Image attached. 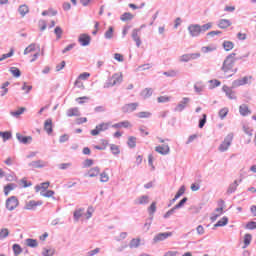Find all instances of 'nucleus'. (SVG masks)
<instances>
[{"label": "nucleus", "instance_id": "nucleus-11", "mask_svg": "<svg viewBox=\"0 0 256 256\" xmlns=\"http://www.w3.org/2000/svg\"><path fill=\"white\" fill-rule=\"evenodd\" d=\"M137 107H139L138 102L128 103L122 106V113H133V111H137Z\"/></svg>", "mask_w": 256, "mask_h": 256}, {"label": "nucleus", "instance_id": "nucleus-9", "mask_svg": "<svg viewBox=\"0 0 256 256\" xmlns=\"http://www.w3.org/2000/svg\"><path fill=\"white\" fill-rule=\"evenodd\" d=\"M189 103H191V98L188 97H184L179 104L174 108V111L181 113L182 111H185V109L187 108V105H189Z\"/></svg>", "mask_w": 256, "mask_h": 256}, {"label": "nucleus", "instance_id": "nucleus-44", "mask_svg": "<svg viewBox=\"0 0 256 256\" xmlns=\"http://www.w3.org/2000/svg\"><path fill=\"white\" fill-rule=\"evenodd\" d=\"M156 211H157V202H152V204L148 208V213L151 217H153Z\"/></svg>", "mask_w": 256, "mask_h": 256}, {"label": "nucleus", "instance_id": "nucleus-49", "mask_svg": "<svg viewBox=\"0 0 256 256\" xmlns=\"http://www.w3.org/2000/svg\"><path fill=\"white\" fill-rule=\"evenodd\" d=\"M110 151L112 152V155H119V153H121L119 146L115 144H110Z\"/></svg>", "mask_w": 256, "mask_h": 256}, {"label": "nucleus", "instance_id": "nucleus-24", "mask_svg": "<svg viewBox=\"0 0 256 256\" xmlns=\"http://www.w3.org/2000/svg\"><path fill=\"white\" fill-rule=\"evenodd\" d=\"M239 113L242 117H247V115H251V110H249V107L246 104H242L239 107Z\"/></svg>", "mask_w": 256, "mask_h": 256}, {"label": "nucleus", "instance_id": "nucleus-48", "mask_svg": "<svg viewBox=\"0 0 256 256\" xmlns=\"http://www.w3.org/2000/svg\"><path fill=\"white\" fill-rule=\"evenodd\" d=\"M113 33H114V29L112 26H110L108 30L104 33L105 39H113Z\"/></svg>", "mask_w": 256, "mask_h": 256}, {"label": "nucleus", "instance_id": "nucleus-19", "mask_svg": "<svg viewBox=\"0 0 256 256\" xmlns=\"http://www.w3.org/2000/svg\"><path fill=\"white\" fill-rule=\"evenodd\" d=\"M155 151L157 153H160V155H169L170 148H169V145L164 144V145H161V146H157L155 148Z\"/></svg>", "mask_w": 256, "mask_h": 256}, {"label": "nucleus", "instance_id": "nucleus-39", "mask_svg": "<svg viewBox=\"0 0 256 256\" xmlns=\"http://www.w3.org/2000/svg\"><path fill=\"white\" fill-rule=\"evenodd\" d=\"M35 49H37V44L31 43L28 47L25 48L24 55H29V53H33Z\"/></svg>", "mask_w": 256, "mask_h": 256}, {"label": "nucleus", "instance_id": "nucleus-45", "mask_svg": "<svg viewBox=\"0 0 256 256\" xmlns=\"http://www.w3.org/2000/svg\"><path fill=\"white\" fill-rule=\"evenodd\" d=\"M233 47H235V44H233V42H231V41L223 42V48L225 49V51H231V49H233Z\"/></svg>", "mask_w": 256, "mask_h": 256}, {"label": "nucleus", "instance_id": "nucleus-47", "mask_svg": "<svg viewBox=\"0 0 256 256\" xmlns=\"http://www.w3.org/2000/svg\"><path fill=\"white\" fill-rule=\"evenodd\" d=\"M228 113H229V108L225 107V108L220 109L218 115H219L220 119H225L227 117Z\"/></svg>", "mask_w": 256, "mask_h": 256}, {"label": "nucleus", "instance_id": "nucleus-14", "mask_svg": "<svg viewBox=\"0 0 256 256\" xmlns=\"http://www.w3.org/2000/svg\"><path fill=\"white\" fill-rule=\"evenodd\" d=\"M249 79H252L251 76H245L242 79L234 80L232 83L233 87H241L243 85H249Z\"/></svg>", "mask_w": 256, "mask_h": 256}, {"label": "nucleus", "instance_id": "nucleus-55", "mask_svg": "<svg viewBox=\"0 0 256 256\" xmlns=\"http://www.w3.org/2000/svg\"><path fill=\"white\" fill-rule=\"evenodd\" d=\"M40 195L42 197H53L55 195V191H53V190H47L46 192L41 191Z\"/></svg>", "mask_w": 256, "mask_h": 256}, {"label": "nucleus", "instance_id": "nucleus-51", "mask_svg": "<svg viewBox=\"0 0 256 256\" xmlns=\"http://www.w3.org/2000/svg\"><path fill=\"white\" fill-rule=\"evenodd\" d=\"M12 249L14 251V255H21V253L23 252V249L19 244H13Z\"/></svg>", "mask_w": 256, "mask_h": 256}, {"label": "nucleus", "instance_id": "nucleus-1", "mask_svg": "<svg viewBox=\"0 0 256 256\" xmlns=\"http://www.w3.org/2000/svg\"><path fill=\"white\" fill-rule=\"evenodd\" d=\"M235 55H237V54L231 53L230 55H228L226 57V59L224 60L223 65L221 67V71H223V73H225V75H227V73H230L226 76L227 78L233 77V74L237 73V69H235L233 71V67L235 66V61H237V59H235Z\"/></svg>", "mask_w": 256, "mask_h": 256}, {"label": "nucleus", "instance_id": "nucleus-57", "mask_svg": "<svg viewBox=\"0 0 256 256\" xmlns=\"http://www.w3.org/2000/svg\"><path fill=\"white\" fill-rule=\"evenodd\" d=\"M188 201V198L187 197H184L182 200H180V202L178 204H176L174 206V208L177 210V209H181V207H183V205H185Z\"/></svg>", "mask_w": 256, "mask_h": 256}, {"label": "nucleus", "instance_id": "nucleus-58", "mask_svg": "<svg viewBox=\"0 0 256 256\" xmlns=\"http://www.w3.org/2000/svg\"><path fill=\"white\" fill-rule=\"evenodd\" d=\"M245 229H249L250 231H253L256 229V222L250 221L246 224Z\"/></svg>", "mask_w": 256, "mask_h": 256}, {"label": "nucleus", "instance_id": "nucleus-20", "mask_svg": "<svg viewBox=\"0 0 256 256\" xmlns=\"http://www.w3.org/2000/svg\"><path fill=\"white\" fill-rule=\"evenodd\" d=\"M44 131H46L48 135H51L53 133V120L47 119L44 122Z\"/></svg>", "mask_w": 256, "mask_h": 256}, {"label": "nucleus", "instance_id": "nucleus-54", "mask_svg": "<svg viewBox=\"0 0 256 256\" xmlns=\"http://www.w3.org/2000/svg\"><path fill=\"white\" fill-rule=\"evenodd\" d=\"M7 237H9V229L2 228L0 230V239H7Z\"/></svg>", "mask_w": 256, "mask_h": 256}, {"label": "nucleus", "instance_id": "nucleus-21", "mask_svg": "<svg viewBox=\"0 0 256 256\" xmlns=\"http://www.w3.org/2000/svg\"><path fill=\"white\" fill-rule=\"evenodd\" d=\"M232 23L229 19H220L217 23V26L219 29H227L228 27H231Z\"/></svg>", "mask_w": 256, "mask_h": 256}, {"label": "nucleus", "instance_id": "nucleus-6", "mask_svg": "<svg viewBox=\"0 0 256 256\" xmlns=\"http://www.w3.org/2000/svg\"><path fill=\"white\" fill-rule=\"evenodd\" d=\"M201 57V53H190V54H184L179 57L180 63H189V61H194L195 59H199Z\"/></svg>", "mask_w": 256, "mask_h": 256}, {"label": "nucleus", "instance_id": "nucleus-7", "mask_svg": "<svg viewBox=\"0 0 256 256\" xmlns=\"http://www.w3.org/2000/svg\"><path fill=\"white\" fill-rule=\"evenodd\" d=\"M169 237H173V232H160L154 236L153 243H161V241H165Z\"/></svg>", "mask_w": 256, "mask_h": 256}, {"label": "nucleus", "instance_id": "nucleus-8", "mask_svg": "<svg viewBox=\"0 0 256 256\" xmlns=\"http://www.w3.org/2000/svg\"><path fill=\"white\" fill-rule=\"evenodd\" d=\"M41 205H43V201L41 200H38V201L30 200L26 202L24 209L26 211H36L37 207H41Z\"/></svg>", "mask_w": 256, "mask_h": 256}, {"label": "nucleus", "instance_id": "nucleus-26", "mask_svg": "<svg viewBox=\"0 0 256 256\" xmlns=\"http://www.w3.org/2000/svg\"><path fill=\"white\" fill-rule=\"evenodd\" d=\"M131 126V123L129 121H122V122H118L116 124L112 125L113 129H121V127H123L124 129H128V127Z\"/></svg>", "mask_w": 256, "mask_h": 256}, {"label": "nucleus", "instance_id": "nucleus-22", "mask_svg": "<svg viewBox=\"0 0 256 256\" xmlns=\"http://www.w3.org/2000/svg\"><path fill=\"white\" fill-rule=\"evenodd\" d=\"M194 91L198 95H201L205 91V85L203 82L199 81L194 84Z\"/></svg>", "mask_w": 256, "mask_h": 256}, {"label": "nucleus", "instance_id": "nucleus-13", "mask_svg": "<svg viewBox=\"0 0 256 256\" xmlns=\"http://www.w3.org/2000/svg\"><path fill=\"white\" fill-rule=\"evenodd\" d=\"M78 42L82 47H87L91 44V36L89 34H80Z\"/></svg>", "mask_w": 256, "mask_h": 256}, {"label": "nucleus", "instance_id": "nucleus-41", "mask_svg": "<svg viewBox=\"0 0 256 256\" xmlns=\"http://www.w3.org/2000/svg\"><path fill=\"white\" fill-rule=\"evenodd\" d=\"M237 187H239V182L235 180L234 183L230 184L227 193H235V191H237Z\"/></svg>", "mask_w": 256, "mask_h": 256}, {"label": "nucleus", "instance_id": "nucleus-34", "mask_svg": "<svg viewBox=\"0 0 256 256\" xmlns=\"http://www.w3.org/2000/svg\"><path fill=\"white\" fill-rule=\"evenodd\" d=\"M135 16L131 12H125L120 16V19L124 22L131 21Z\"/></svg>", "mask_w": 256, "mask_h": 256}, {"label": "nucleus", "instance_id": "nucleus-36", "mask_svg": "<svg viewBox=\"0 0 256 256\" xmlns=\"http://www.w3.org/2000/svg\"><path fill=\"white\" fill-rule=\"evenodd\" d=\"M227 223H229V218H227V216H224L214 225V227H225Z\"/></svg>", "mask_w": 256, "mask_h": 256}, {"label": "nucleus", "instance_id": "nucleus-31", "mask_svg": "<svg viewBox=\"0 0 256 256\" xmlns=\"http://www.w3.org/2000/svg\"><path fill=\"white\" fill-rule=\"evenodd\" d=\"M23 113H25V107H21L17 111H10V115L12 117H15V119H19V117H21V115H23Z\"/></svg>", "mask_w": 256, "mask_h": 256}, {"label": "nucleus", "instance_id": "nucleus-16", "mask_svg": "<svg viewBox=\"0 0 256 256\" xmlns=\"http://www.w3.org/2000/svg\"><path fill=\"white\" fill-rule=\"evenodd\" d=\"M139 33H141V29H133L132 30V39L136 43V47H141V36H139Z\"/></svg>", "mask_w": 256, "mask_h": 256}, {"label": "nucleus", "instance_id": "nucleus-23", "mask_svg": "<svg viewBox=\"0 0 256 256\" xmlns=\"http://www.w3.org/2000/svg\"><path fill=\"white\" fill-rule=\"evenodd\" d=\"M67 117H81V112H79V108H70L66 112Z\"/></svg>", "mask_w": 256, "mask_h": 256}, {"label": "nucleus", "instance_id": "nucleus-12", "mask_svg": "<svg viewBox=\"0 0 256 256\" xmlns=\"http://www.w3.org/2000/svg\"><path fill=\"white\" fill-rule=\"evenodd\" d=\"M16 139L22 145H29L33 142V137L31 136H23L21 133H16Z\"/></svg>", "mask_w": 256, "mask_h": 256}, {"label": "nucleus", "instance_id": "nucleus-30", "mask_svg": "<svg viewBox=\"0 0 256 256\" xmlns=\"http://www.w3.org/2000/svg\"><path fill=\"white\" fill-rule=\"evenodd\" d=\"M49 185H50L49 182H43L40 185H36L35 186V191L37 193H39V191H41V189H42L43 192L47 191V189H49Z\"/></svg>", "mask_w": 256, "mask_h": 256}, {"label": "nucleus", "instance_id": "nucleus-53", "mask_svg": "<svg viewBox=\"0 0 256 256\" xmlns=\"http://www.w3.org/2000/svg\"><path fill=\"white\" fill-rule=\"evenodd\" d=\"M205 123H207V114H203L202 118L199 120V129H203V127H205Z\"/></svg>", "mask_w": 256, "mask_h": 256}, {"label": "nucleus", "instance_id": "nucleus-2", "mask_svg": "<svg viewBox=\"0 0 256 256\" xmlns=\"http://www.w3.org/2000/svg\"><path fill=\"white\" fill-rule=\"evenodd\" d=\"M123 82V76L121 74H113L109 77L103 85V89H111V87H115V85H121Z\"/></svg>", "mask_w": 256, "mask_h": 256}, {"label": "nucleus", "instance_id": "nucleus-50", "mask_svg": "<svg viewBox=\"0 0 256 256\" xmlns=\"http://www.w3.org/2000/svg\"><path fill=\"white\" fill-rule=\"evenodd\" d=\"M136 117L139 119H149V117H151V112H138Z\"/></svg>", "mask_w": 256, "mask_h": 256}, {"label": "nucleus", "instance_id": "nucleus-28", "mask_svg": "<svg viewBox=\"0 0 256 256\" xmlns=\"http://www.w3.org/2000/svg\"><path fill=\"white\" fill-rule=\"evenodd\" d=\"M127 145L130 149H135L137 147V137L129 136Z\"/></svg>", "mask_w": 256, "mask_h": 256}, {"label": "nucleus", "instance_id": "nucleus-38", "mask_svg": "<svg viewBox=\"0 0 256 256\" xmlns=\"http://www.w3.org/2000/svg\"><path fill=\"white\" fill-rule=\"evenodd\" d=\"M26 245H27L28 247L35 248V247H38V246H39V243L37 242L36 239L27 238V239H26Z\"/></svg>", "mask_w": 256, "mask_h": 256}, {"label": "nucleus", "instance_id": "nucleus-4", "mask_svg": "<svg viewBox=\"0 0 256 256\" xmlns=\"http://www.w3.org/2000/svg\"><path fill=\"white\" fill-rule=\"evenodd\" d=\"M111 125V123L107 122H102L100 124H98L95 129L91 130L90 133L93 137H97V135H99L101 132L103 131H107V129H109V126Z\"/></svg>", "mask_w": 256, "mask_h": 256}, {"label": "nucleus", "instance_id": "nucleus-63", "mask_svg": "<svg viewBox=\"0 0 256 256\" xmlns=\"http://www.w3.org/2000/svg\"><path fill=\"white\" fill-rule=\"evenodd\" d=\"M163 75H165L166 77H177V71L169 70L167 72H163Z\"/></svg>", "mask_w": 256, "mask_h": 256}, {"label": "nucleus", "instance_id": "nucleus-46", "mask_svg": "<svg viewBox=\"0 0 256 256\" xmlns=\"http://www.w3.org/2000/svg\"><path fill=\"white\" fill-rule=\"evenodd\" d=\"M10 73H12L13 77H16V78L21 77V70H19V68L17 67H11Z\"/></svg>", "mask_w": 256, "mask_h": 256}, {"label": "nucleus", "instance_id": "nucleus-27", "mask_svg": "<svg viewBox=\"0 0 256 256\" xmlns=\"http://www.w3.org/2000/svg\"><path fill=\"white\" fill-rule=\"evenodd\" d=\"M101 169L99 167L91 168L87 174H85V177H97L99 175Z\"/></svg>", "mask_w": 256, "mask_h": 256}, {"label": "nucleus", "instance_id": "nucleus-62", "mask_svg": "<svg viewBox=\"0 0 256 256\" xmlns=\"http://www.w3.org/2000/svg\"><path fill=\"white\" fill-rule=\"evenodd\" d=\"M14 50L11 49L9 53L3 54L0 58V61H5V59H9V57H13Z\"/></svg>", "mask_w": 256, "mask_h": 256}, {"label": "nucleus", "instance_id": "nucleus-3", "mask_svg": "<svg viewBox=\"0 0 256 256\" xmlns=\"http://www.w3.org/2000/svg\"><path fill=\"white\" fill-rule=\"evenodd\" d=\"M233 137H234L233 133H229L224 138V141L218 147V151H220V153H225V151H229V148L233 143Z\"/></svg>", "mask_w": 256, "mask_h": 256}, {"label": "nucleus", "instance_id": "nucleus-61", "mask_svg": "<svg viewBox=\"0 0 256 256\" xmlns=\"http://www.w3.org/2000/svg\"><path fill=\"white\" fill-rule=\"evenodd\" d=\"M199 183H201V179H199V180L197 181V183H193V184L191 185V190H192V191H199V189H201V185H200Z\"/></svg>", "mask_w": 256, "mask_h": 256}, {"label": "nucleus", "instance_id": "nucleus-25", "mask_svg": "<svg viewBox=\"0 0 256 256\" xmlns=\"http://www.w3.org/2000/svg\"><path fill=\"white\" fill-rule=\"evenodd\" d=\"M14 189H17V184L15 183H9L6 186H4V195L7 197L11 191H14Z\"/></svg>", "mask_w": 256, "mask_h": 256}, {"label": "nucleus", "instance_id": "nucleus-15", "mask_svg": "<svg viewBox=\"0 0 256 256\" xmlns=\"http://www.w3.org/2000/svg\"><path fill=\"white\" fill-rule=\"evenodd\" d=\"M151 198L147 195H142L134 200V205H149Z\"/></svg>", "mask_w": 256, "mask_h": 256}, {"label": "nucleus", "instance_id": "nucleus-10", "mask_svg": "<svg viewBox=\"0 0 256 256\" xmlns=\"http://www.w3.org/2000/svg\"><path fill=\"white\" fill-rule=\"evenodd\" d=\"M188 31L191 37H199L201 35V25L199 24H191L188 26Z\"/></svg>", "mask_w": 256, "mask_h": 256}, {"label": "nucleus", "instance_id": "nucleus-17", "mask_svg": "<svg viewBox=\"0 0 256 256\" xmlns=\"http://www.w3.org/2000/svg\"><path fill=\"white\" fill-rule=\"evenodd\" d=\"M222 91L225 92L226 97H228V99H237V96L235 95V91H233V88L224 85L222 87Z\"/></svg>", "mask_w": 256, "mask_h": 256}, {"label": "nucleus", "instance_id": "nucleus-64", "mask_svg": "<svg viewBox=\"0 0 256 256\" xmlns=\"http://www.w3.org/2000/svg\"><path fill=\"white\" fill-rule=\"evenodd\" d=\"M184 194H185V187L181 186L175 195V199H179V197H181Z\"/></svg>", "mask_w": 256, "mask_h": 256}, {"label": "nucleus", "instance_id": "nucleus-43", "mask_svg": "<svg viewBox=\"0 0 256 256\" xmlns=\"http://www.w3.org/2000/svg\"><path fill=\"white\" fill-rule=\"evenodd\" d=\"M213 27V23L208 22L206 24H203L200 26V32L201 33H206V31H209Z\"/></svg>", "mask_w": 256, "mask_h": 256}, {"label": "nucleus", "instance_id": "nucleus-42", "mask_svg": "<svg viewBox=\"0 0 256 256\" xmlns=\"http://www.w3.org/2000/svg\"><path fill=\"white\" fill-rule=\"evenodd\" d=\"M42 255L43 256H54L55 255V249H53V248H43Z\"/></svg>", "mask_w": 256, "mask_h": 256}, {"label": "nucleus", "instance_id": "nucleus-18", "mask_svg": "<svg viewBox=\"0 0 256 256\" xmlns=\"http://www.w3.org/2000/svg\"><path fill=\"white\" fill-rule=\"evenodd\" d=\"M28 167L32 169H43V167H45V162L43 160L32 161L28 164Z\"/></svg>", "mask_w": 256, "mask_h": 256}, {"label": "nucleus", "instance_id": "nucleus-33", "mask_svg": "<svg viewBox=\"0 0 256 256\" xmlns=\"http://www.w3.org/2000/svg\"><path fill=\"white\" fill-rule=\"evenodd\" d=\"M253 239V236L251 234H245L244 235V246L243 249H247L249 245H251V241Z\"/></svg>", "mask_w": 256, "mask_h": 256}, {"label": "nucleus", "instance_id": "nucleus-52", "mask_svg": "<svg viewBox=\"0 0 256 256\" xmlns=\"http://www.w3.org/2000/svg\"><path fill=\"white\" fill-rule=\"evenodd\" d=\"M0 137H2L3 141H9L12 135H11V132L5 131V132H0Z\"/></svg>", "mask_w": 256, "mask_h": 256}, {"label": "nucleus", "instance_id": "nucleus-5", "mask_svg": "<svg viewBox=\"0 0 256 256\" xmlns=\"http://www.w3.org/2000/svg\"><path fill=\"white\" fill-rule=\"evenodd\" d=\"M19 207V199L16 196H11L6 200V209L8 211H15Z\"/></svg>", "mask_w": 256, "mask_h": 256}, {"label": "nucleus", "instance_id": "nucleus-60", "mask_svg": "<svg viewBox=\"0 0 256 256\" xmlns=\"http://www.w3.org/2000/svg\"><path fill=\"white\" fill-rule=\"evenodd\" d=\"M33 89V86L27 85V82H24L22 85V91H25L26 95Z\"/></svg>", "mask_w": 256, "mask_h": 256}, {"label": "nucleus", "instance_id": "nucleus-37", "mask_svg": "<svg viewBox=\"0 0 256 256\" xmlns=\"http://www.w3.org/2000/svg\"><path fill=\"white\" fill-rule=\"evenodd\" d=\"M151 95H153V89L152 88H145L141 92V96L144 97V99H149V97H151Z\"/></svg>", "mask_w": 256, "mask_h": 256}, {"label": "nucleus", "instance_id": "nucleus-35", "mask_svg": "<svg viewBox=\"0 0 256 256\" xmlns=\"http://www.w3.org/2000/svg\"><path fill=\"white\" fill-rule=\"evenodd\" d=\"M83 211H85V208H78L74 211V220L79 221L81 217H83Z\"/></svg>", "mask_w": 256, "mask_h": 256}, {"label": "nucleus", "instance_id": "nucleus-29", "mask_svg": "<svg viewBox=\"0 0 256 256\" xmlns=\"http://www.w3.org/2000/svg\"><path fill=\"white\" fill-rule=\"evenodd\" d=\"M140 245H141V239L139 238H133L129 243L130 249H137Z\"/></svg>", "mask_w": 256, "mask_h": 256}, {"label": "nucleus", "instance_id": "nucleus-59", "mask_svg": "<svg viewBox=\"0 0 256 256\" xmlns=\"http://www.w3.org/2000/svg\"><path fill=\"white\" fill-rule=\"evenodd\" d=\"M100 181L101 183H107L109 181V175L106 172H102L100 174Z\"/></svg>", "mask_w": 256, "mask_h": 256}, {"label": "nucleus", "instance_id": "nucleus-32", "mask_svg": "<svg viewBox=\"0 0 256 256\" xmlns=\"http://www.w3.org/2000/svg\"><path fill=\"white\" fill-rule=\"evenodd\" d=\"M18 12L20 13L21 17H25L27 13H29V6L28 5H20L18 8Z\"/></svg>", "mask_w": 256, "mask_h": 256}, {"label": "nucleus", "instance_id": "nucleus-40", "mask_svg": "<svg viewBox=\"0 0 256 256\" xmlns=\"http://www.w3.org/2000/svg\"><path fill=\"white\" fill-rule=\"evenodd\" d=\"M218 208L215 209V213L218 215H223V209L225 208V201L220 200L218 203Z\"/></svg>", "mask_w": 256, "mask_h": 256}, {"label": "nucleus", "instance_id": "nucleus-56", "mask_svg": "<svg viewBox=\"0 0 256 256\" xmlns=\"http://www.w3.org/2000/svg\"><path fill=\"white\" fill-rule=\"evenodd\" d=\"M54 33H55L57 39H61V35H63V29H61L60 26H57L54 29Z\"/></svg>", "mask_w": 256, "mask_h": 256}]
</instances>
